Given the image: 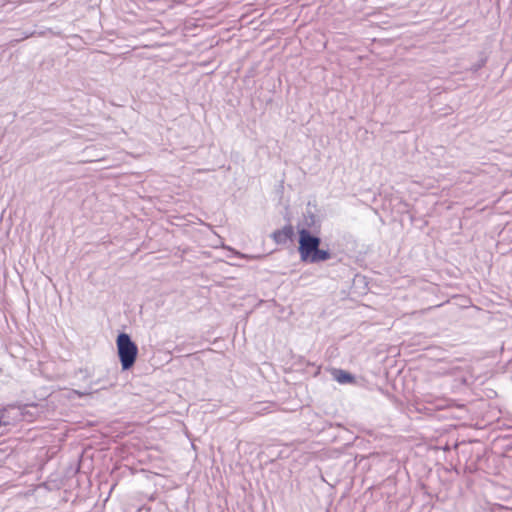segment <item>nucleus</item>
Returning <instances> with one entry per match:
<instances>
[{"mask_svg":"<svg viewBox=\"0 0 512 512\" xmlns=\"http://www.w3.org/2000/svg\"><path fill=\"white\" fill-rule=\"evenodd\" d=\"M320 240L306 229L299 231L298 251L303 262L314 263L320 259Z\"/></svg>","mask_w":512,"mask_h":512,"instance_id":"1","label":"nucleus"},{"mask_svg":"<svg viewBox=\"0 0 512 512\" xmlns=\"http://www.w3.org/2000/svg\"><path fill=\"white\" fill-rule=\"evenodd\" d=\"M118 356L123 370L130 369L137 359L138 347L126 333H120L116 340Z\"/></svg>","mask_w":512,"mask_h":512,"instance_id":"2","label":"nucleus"},{"mask_svg":"<svg viewBox=\"0 0 512 512\" xmlns=\"http://www.w3.org/2000/svg\"><path fill=\"white\" fill-rule=\"evenodd\" d=\"M294 237V228L292 225H286L273 232L272 239L276 244H285Z\"/></svg>","mask_w":512,"mask_h":512,"instance_id":"3","label":"nucleus"},{"mask_svg":"<svg viewBox=\"0 0 512 512\" xmlns=\"http://www.w3.org/2000/svg\"><path fill=\"white\" fill-rule=\"evenodd\" d=\"M330 373L335 381L340 384H354L356 382L355 377L349 372L342 369H330Z\"/></svg>","mask_w":512,"mask_h":512,"instance_id":"4","label":"nucleus"},{"mask_svg":"<svg viewBox=\"0 0 512 512\" xmlns=\"http://www.w3.org/2000/svg\"><path fill=\"white\" fill-rule=\"evenodd\" d=\"M321 258H322V261H324L329 258V254L326 251L322 250Z\"/></svg>","mask_w":512,"mask_h":512,"instance_id":"5","label":"nucleus"}]
</instances>
